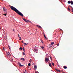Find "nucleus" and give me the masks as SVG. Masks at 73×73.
I'll return each mask as SVG.
<instances>
[{"mask_svg": "<svg viewBox=\"0 0 73 73\" xmlns=\"http://www.w3.org/2000/svg\"><path fill=\"white\" fill-rule=\"evenodd\" d=\"M21 60L23 61H25V59L24 58H22L21 59Z\"/></svg>", "mask_w": 73, "mask_h": 73, "instance_id": "7", "label": "nucleus"}, {"mask_svg": "<svg viewBox=\"0 0 73 73\" xmlns=\"http://www.w3.org/2000/svg\"><path fill=\"white\" fill-rule=\"evenodd\" d=\"M22 42L23 43H24V41H22Z\"/></svg>", "mask_w": 73, "mask_h": 73, "instance_id": "39", "label": "nucleus"}, {"mask_svg": "<svg viewBox=\"0 0 73 73\" xmlns=\"http://www.w3.org/2000/svg\"><path fill=\"white\" fill-rule=\"evenodd\" d=\"M22 19L23 20L25 21V22H26V23H28V21H27V20L25 19V18H23Z\"/></svg>", "mask_w": 73, "mask_h": 73, "instance_id": "4", "label": "nucleus"}, {"mask_svg": "<svg viewBox=\"0 0 73 73\" xmlns=\"http://www.w3.org/2000/svg\"><path fill=\"white\" fill-rule=\"evenodd\" d=\"M6 54L7 56H10V55H11V54H10V53H9V52H8V53H6Z\"/></svg>", "mask_w": 73, "mask_h": 73, "instance_id": "5", "label": "nucleus"}, {"mask_svg": "<svg viewBox=\"0 0 73 73\" xmlns=\"http://www.w3.org/2000/svg\"><path fill=\"white\" fill-rule=\"evenodd\" d=\"M70 3H71V5H73V1H71V2H70Z\"/></svg>", "mask_w": 73, "mask_h": 73, "instance_id": "16", "label": "nucleus"}, {"mask_svg": "<svg viewBox=\"0 0 73 73\" xmlns=\"http://www.w3.org/2000/svg\"><path fill=\"white\" fill-rule=\"evenodd\" d=\"M41 48L43 49H44V46H42L41 47Z\"/></svg>", "mask_w": 73, "mask_h": 73, "instance_id": "21", "label": "nucleus"}, {"mask_svg": "<svg viewBox=\"0 0 73 73\" xmlns=\"http://www.w3.org/2000/svg\"><path fill=\"white\" fill-rule=\"evenodd\" d=\"M64 69H67V67H66V66H64Z\"/></svg>", "mask_w": 73, "mask_h": 73, "instance_id": "17", "label": "nucleus"}, {"mask_svg": "<svg viewBox=\"0 0 73 73\" xmlns=\"http://www.w3.org/2000/svg\"><path fill=\"white\" fill-rule=\"evenodd\" d=\"M3 11L4 12H5L6 11V10H5V7H3Z\"/></svg>", "mask_w": 73, "mask_h": 73, "instance_id": "9", "label": "nucleus"}, {"mask_svg": "<svg viewBox=\"0 0 73 73\" xmlns=\"http://www.w3.org/2000/svg\"><path fill=\"white\" fill-rule=\"evenodd\" d=\"M29 22H30V23H31V21H29Z\"/></svg>", "mask_w": 73, "mask_h": 73, "instance_id": "38", "label": "nucleus"}, {"mask_svg": "<svg viewBox=\"0 0 73 73\" xmlns=\"http://www.w3.org/2000/svg\"><path fill=\"white\" fill-rule=\"evenodd\" d=\"M23 51H24V52H25V48H23Z\"/></svg>", "mask_w": 73, "mask_h": 73, "instance_id": "30", "label": "nucleus"}, {"mask_svg": "<svg viewBox=\"0 0 73 73\" xmlns=\"http://www.w3.org/2000/svg\"><path fill=\"white\" fill-rule=\"evenodd\" d=\"M18 36L20 37V35H19V34H18Z\"/></svg>", "mask_w": 73, "mask_h": 73, "instance_id": "33", "label": "nucleus"}, {"mask_svg": "<svg viewBox=\"0 0 73 73\" xmlns=\"http://www.w3.org/2000/svg\"><path fill=\"white\" fill-rule=\"evenodd\" d=\"M29 20H28L27 21H29Z\"/></svg>", "mask_w": 73, "mask_h": 73, "instance_id": "40", "label": "nucleus"}, {"mask_svg": "<svg viewBox=\"0 0 73 73\" xmlns=\"http://www.w3.org/2000/svg\"><path fill=\"white\" fill-rule=\"evenodd\" d=\"M68 11H70V8H69V7H68Z\"/></svg>", "mask_w": 73, "mask_h": 73, "instance_id": "18", "label": "nucleus"}, {"mask_svg": "<svg viewBox=\"0 0 73 73\" xmlns=\"http://www.w3.org/2000/svg\"><path fill=\"white\" fill-rule=\"evenodd\" d=\"M28 45V43H24V46H25V45Z\"/></svg>", "mask_w": 73, "mask_h": 73, "instance_id": "13", "label": "nucleus"}, {"mask_svg": "<svg viewBox=\"0 0 73 73\" xmlns=\"http://www.w3.org/2000/svg\"><path fill=\"white\" fill-rule=\"evenodd\" d=\"M35 52H36V53H37V50L36 49H35Z\"/></svg>", "mask_w": 73, "mask_h": 73, "instance_id": "19", "label": "nucleus"}, {"mask_svg": "<svg viewBox=\"0 0 73 73\" xmlns=\"http://www.w3.org/2000/svg\"><path fill=\"white\" fill-rule=\"evenodd\" d=\"M55 70H56V71H57V72H61V71L58 69H57L56 68L55 69Z\"/></svg>", "mask_w": 73, "mask_h": 73, "instance_id": "8", "label": "nucleus"}, {"mask_svg": "<svg viewBox=\"0 0 73 73\" xmlns=\"http://www.w3.org/2000/svg\"><path fill=\"white\" fill-rule=\"evenodd\" d=\"M24 73H25V72H24Z\"/></svg>", "mask_w": 73, "mask_h": 73, "instance_id": "44", "label": "nucleus"}, {"mask_svg": "<svg viewBox=\"0 0 73 73\" xmlns=\"http://www.w3.org/2000/svg\"><path fill=\"white\" fill-rule=\"evenodd\" d=\"M19 38H20V39H19V40H21V37H19Z\"/></svg>", "mask_w": 73, "mask_h": 73, "instance_id": "31", "label": "nucleus"}, {"mask_svg": "<svg viewBox=\"0 0 73 73\" xmlns=\"http://www.w3.org/2000/svg\"><path fill=\"white\" fill-rule=\"evenodd\" d=\"M54 44V42H52L51 43V44H49V46H50V45H53V44Z\"/></svg>", "mask_w": 73, "mask_h": 73, "instance_id": "6", "label": "nucleus"}, {"mask_svg": "<svg viewBox=\"0 0 73 73\" xmlns=\"http://www.w3.org/2000/svg\"><path fill=\"white\" fill-rule=\"evenodd\" d=\"M50 58L51 59V60H52V57H50Z\"/></svg>", "mask_w": 73, "mask_h": 73, "instance_id": "35", "label": "nucleus"}, {"mask_svg": "<svg viewBox=\"0 0 73 73\" xmlns=\"http://www.w3.org/2000/svg\"><path fill=\"white\" fill-rule=\"evenodd\" d=\"M52 45H50V46H49V48H51V47H52Z\"/></svg>", "mask_w": 73, "mask_h": 73, "instance_id": "29", "label": "nucleus"}, {"mask_svg": "<svg viewBox=\"0 0 73 73\" xmlns=\"http://www.w3.org/2000/svg\"><path fill=\"white\" fill-rule=\"evenodd\" d=\"M29 61L30 62H32V60L31 59H30Z\"/></svg>", "mask_w": 73, "mask_h": 73, "instance_id": "27", "label": "nucleus"}, {"mask_svg": "<svg viewBox=\"0 0 73 73\" xmlns=\"http://www.w3.org/2000/svg\"><path fill=\"white\" fill-rule=\"evenodd\" d=\"M18 64H19V66H20V67H22V66H24V65H21V63H20V62H18Z\"/></svg>", "mask_w": 73, "mask_h": 73, "instance_id": "3", "label": "nucleus"}, {"mask_svg": "<svg viewBox=\"0 0 73 73\" xmlns=\"http://www.w3.org/2000/svg\"><path fill=\"white\" fill-rule=\"evenodd\" d=\"M59 45V43H58V44H57V46H58Z\"/></svg>", "mask_w": 73, "mask_h": 73, "instance_id": "34", "label": "nucleus"}, {"mask_svg": "<svg viewBox=\"0 0 73 73\" xmlns=\"http://www.w3.org/2000/svg\"><path fill=\"white\" fill-rule=\"evenodd\" d=\"M49 65L50 67H52V64L50 63H49Z\"/></svg>", "mask_w": 73, "mask_h": 73, "instance_id": "11", "label": "nucleus"}, {"mask_svg": "<svg viewBox=\"0 0 73 73\" xmlns=\"http://www.w3.org/2000/svg\"><path fill=\"white\" fill-rule=\"evenodd\" d=\"M13 32H15V30H14V29H13Z\"/></svg>", "mask_w": 73, "mask_h": 73, "instance_id": "41", "label": "nucleus"}, {"mask_svg": "<svg viewBox=\"0 0 73 73\" xmlns=\"http://www.w3.org/2000/svg\"><path fill=\"white\" fill-rule=\"evenodd\" d=\"M44 37L46 40H47V38L46 37V36H44Z\"/></svg>", "mask_w": 73, "mask_h": 73, "instance_id": "23", "label": "nucleus"}, {"mask_svg": "<svg viewBox=\"0 0 73 73\" xmlns=\"http://www.w3.org/2000/svg\"><path fill=\"white\" fill-rule=\"evenodd\" d=\"M3 15L4 16H7V14H3Z\"/></svg>", "mask_w": 73, "mask_h": 73, "instance_id": "25", "label": "nucleus"}, {"mask_svg": "<svg viewBox=\"0 0 73 73\" xmlns=\"http://www.w3.org/2000/svg\"><path fill=\"white\" fill-rule=\"evenodd\" d=\"M49 60V59L48 58H45V62H48Z\"/></svg>", "mask_w": 73, "mask_h": 73, "instance_id": "2", "label": "nucleus"}, {"mask_svg": "<svg viewBox=\"0 0 73 73\" xmlns=\"http://www.w3.org/2000/svg\"><path fill=\"white\" fill-rule=\"evenodd\" d=\"M3 50H4V47L3 48Z\"/></svg>", "mask_w": 73, "mask_h": 73, "instance_id": "36", "label": "nucleus"}, {"mask_svg": "<svg viewBox=\"0 0 73 73\" xmlns=\"http://www.w3.org/2000/svg\"><path fill=\"white\" fill-rule=\"evenodd\" d=\"M19 49L21 50H23V48H22V47H20L19 48Z\"/></svg>", "mask_w": 73, "mask_h": 73, "instance_id": "24", "label": "nucleus"}, {"mask_svg": "<svg viewBox=\"0 0 73 73\" xmlns=\"http://www.w3.org/2000/svg\"><path fill=\"white\" fill-rule=\"evenodd\" d=\"M44 34V37L45 36V34Z\"/></svg>", "mask_w": 73, "mask_h": 73, "instance_id": "37", "label": "nucleus"}, {"mask_svg": "<svg viewBox=\"0 0 73 73\" xmlns=\"http://www.w3.org/2000/svg\"><path fill=\"white\" fill-rule=\"evenodd\" d=\"M71 2V1H69L68 2V4H70Z\"/></svg>", "mask_w": 73, "mask_h": 73, "instance_id": "22", "label": "nucleus"}, {"mask_svg": "<svg viewBox=\"0 0 73 73\" xmlns=\"http://www.w3.org/2000/svg\"><path fill=\"white\" fill-rule=\"evenodd\" d=\"M52 65H53V66H54V63H52Z\"/></svg>", "mask_w": 73, "mask_h": 73, "instance_id": "28", "label": "nucleus"}, {"mask_svg": "<svg viewBox=\"0 0 73 73\" xmlns=\"http://www.w3.org/2000/svg\"><path fill=\"white\" fill-rule=\"evenodd\" d=\"M34 69H37V66L35 65L34 66Z\"/></svg>", "mask_w": 73, "mask_h": 73, "instance_id": "12", "label": "nucleus"}, {"mask_svg": "<svg viewBox=\"0 0 73 73\" xmlns=\"http://www.w3.org/2000/svg\"><path fill=\"white\" fill-rule=\"evenodd\" d=\"M10 8L12 10L14 11L15 12L17 13V14H18V15H20L21 16H22V17H24L23 14L21 13L20 12L19 10H17V9L15 7H14L11 6Z\"/></svg>", "mask_w": 73, "mask_h": 73, "instance_id": "1", "label": "nucleus"}, {"mask_svg": "<svg viewBox=\"0 0 73 73\" xmlns=\"http://www.w3.org/2000/svg\"><path fill=\"white\" fill-rule=\"evenodd\" d=\"M33 65H34V64L33 63Z\"/></svg>", "mask_w": 73, "mask_h": 73, "instance_id": "43", "label": "nucleus"}, {"mask_svg": "<svg viewBox=\"0 0 73 73\" xmlns=\"http://www.w3.org/2000/svg\"><path fill=\"white\" fill-rule=\"evenodd\" d=\"M68 7H71V8H72V9H71L72 10V12H73V7H72L71 6H70V5H69L68 6Z\"/></svg>", "mask_w": 73, "mask_h": 73, "instance_id": "10", "label": "nucleus"}, {"mask_svg": "<svg viewBox=\"0 0 73 73\" xmlns=\"http://www.w3.org/2000/svg\"><path fill=\"white\" fill-rule=\"evenodd\" d=\"M9 49H11V47L9 46Z\"/></svg>", "mask_w": 73, "mask_h": 73, "instance_id": "32", "label": "nucleus"}, {"mask_svg": "<svg viewBox=\"0 0 73 73\" xmlns=\"http://www.w3.org/2000/svg\"><path fill=\"white\" fill-rule=\"evenodd\" d=\"M23 55H25V54L24 52H23Z\"/></svg>", "mask_w": 73, "mask_h": 73, "instance_id": "26", "label": "nucleus"}, {"mask_svg": "<svg viewBox=\"0 0 73 73\" xmlns=\"http://www.w3.org/2000/svg\"><path fill=\"white\" fill-rule=\"evenodd\" d=\"M25 71L27 72V70H25Z\"/></svg>", "mask_w": 73, "mask_h": 73, "instance_id": "42", "label": "nucleus"}, {"mask_svg": "<svg viewBox=\"0 0 73 73\" xmlns=\"http://www.w3.org/2000/svg\"><path fill=\"white\" fill-rule=\"evenodd\" d=\"M28 65L29 66H31V63H29L28 64Z\"/></svg>", "mask_w": 73, "mask_h": 73, "instance_id": "20", "label": "nucleus"}, {"mask_svg": "<svg viewBox=\"0 0 73 73\" xmlns=\"http://www.w3.org/2000/svg\"><path fill=\"white\" fill-rule=\"evenodd\" d=\"M37 27H38V28H42V27H41V26H38V25H37Z\"/></svg>", "mask_w": 73, "mask_h": 73, "instance_id": "15", "label": "nucleus"}, {"mask_svg": "<svg viewBox=\"0 0 73 73\" xmlns=\"http://www.w3.org/2000/svg\"><path fill=\"white\" fill-rule=\"evenodd\" d=\"M7 36H5L4 37V38L5 40H6V39H7Z\"/></svg>", "mask_w": 73, "mask_h": 73, "instance_id": "14", "label": "nucleus"}]
</instances>
